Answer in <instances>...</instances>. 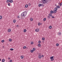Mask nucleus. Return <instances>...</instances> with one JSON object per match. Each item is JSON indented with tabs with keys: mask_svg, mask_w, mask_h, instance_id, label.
<instances>
[{
	"mask_svg": "<svg viewBox=\"0 0 62 62\" xmlns=\"http://www.w3.org/2000/svg\"><path fill=\"white\" fill-rule=\"evenodd\" d=\"M27 15V11H25L23 12L21 14V16L22 17H24L26 16Z\"/></svg>",
	"mask_w": 62,
	"mask_h": 62,
	"instance_id": "1",
	"label": "nucleus"
},
{
	"mask_svg": "<svg viewBox=\"0 0 62 62\" xmlns=\"http://www.w3.org/2000/svg\"><path fill=\"white\" fill-rule=\"evenodd\" d=\"M48 2V0H42V2L43 4H45Z\"/></svg>",
	"mask_w": 62,
	"mask_h": 62,
	"instance_id": "2",
	"label": "nucleus"
},
{
	"mask_svg": "<svg viewBox=\"0 0 62 62\" xmlns=\"http://www.w3.org/2000/svg\"><path fill=\"white\" fill-rule=\"evenodd\" d=\"M38 58L39 59H41V54L39 53L38 54Z\"/></svg>",
	"mask_w": 62,
	"mask_h": 62,
	"instance_id": "3",
	"label": "nucleus"
},
{
	"mask_svg": "<svg viewBox=\"0 0 62 62\" xmlns=\"http://www.w3.org/2000/svg\"><path fill=\"white\" fill-rule=\"evenodd\" d=\"M54 56H52V57H50V58L51 59L50 60L51 61H53L54 60Z\"/></svg>",
	"mask_w": 62,
	"mask_h": 62,
	"instance_id": "4",
	"label": "nucleus"
},
{
	"mask_svg": "<svg viewBox=\"0 0 62 62\" xmlns=\"http://www.w3.org/2000/svg\"><path fill=\"white\" fill-rule=\"evenodd\" d=\"M35 31L36 32H38L39 31V28L36 29L35 30Z\"/></svg>",
	"mask_w": 62,
	"mask_h": 62,
	"instance_id": "5",
	"label": "nucleus"
},
{
	"mask_svg": "<svg viewBox=\"0 0 62 62\" xmlns=\"http://www.w3.org/2000/svg\"><path fill=\"white\" fill-rule=\"evenodd\" d=\"M8 32H11V29H8Z\"/></svg>",
	"mask_w": 62,
	"mask_h": 62,
	"instance_id": "6",
	"label": "nucleus"
},
{
	"mask_svg": "<svg viewBox=\"0 0 62 62\" xmlns=\"http://www.w3.org/2000/svg\"><path fill=\"white\" fill-rule=\"evenodd\" d=\"M57 12V11L54 10V11H53V13H55L56 12Z\"/></svg>",
	"mask_w": 62,
	"mask_h": 62,
	"instance_id": "7",
	"label": "nucleus"
},
{
	"mask_svg": "<svg viewBox=\"0 0 62 62\" xmlns=\"http://www.w3.org/2000/svg\"><path fill=\"white\" fill-rule=\"evenodd\" d=\"M58 35H61V33L59 32L58 33Z\"/></svg>",
	"mask_w": 62,
	"mask_h": 62,
	"instance_id": "8",
	"label": "nucleus"
},
{
	"mask_svg": "<svg viewBox=\"0 0 62 62\" xmlns=\"http://www.w3.org/2000/svg\"><path fill=\"white\" fill-rule=\"evenodd\" d=\"M28 5L26 4L25 6V8H27L28 7Z\"/></svg>",
	"mask_w": 62,
	"mask_h": 62,
	"instance_id": "9",
	"label": "nucleus"
},
{
	"mask_svg": "<svg viewBox=\"0 0 62 62\" xmlns=\"http://www.w3.org/2000/svg\"><path fill=\"white\" fill-rule=\"evenodd\" d=\"M38 46L39 47H40L41 46V45H40V44H38Z\"/></svg>",
	"mask_w": 62,
	"mask_h": 62,
	"instance_id": "10",
	"label": "nucleus"
},
{
	"mask_svg": "<svg viewBox=\"0 0 62 62\" xmlns=\"http://www.w3.org/2000/svg\"><path fill=\"white\" fill-rule=\"evenodd\" d=\"M54 10H56V11H57V7H55L54 8Z\"/></svg>",
	"mask_w": 62,
	"mask_h": 62,
	"instance_id": "11",
	"label": "nucleus"
},
{
	"mask_svg": "<svg viewBox=\"0 0 62 62\" xmlns=\"http://www.w3.org/2000/svg\"><path fill=\"white\" fill-rule=\"evenodd\" d=\"M56 7L57 8H60V6H57Z\"/></svg>",
	"mask_w": 62,
	"mask_h": 62,
	"instance_id": "12",
	"label": "nucleus"
},
{
	"mask_svg": "<svg viewBox=\"0 0 62 62\" xmlns=\"http://www.w3.org/2000/svg\"><path fill=\"white\" fill-rule=\"evenodd\" d=\"M49 29H51L52 28V27L51 26H49Z\"/></svg>",
	"mask_w": 62,
	"mask_h": 62,
	"instance_id": "13",
	"label": "nucleus"
},
{
	"mask_svg": "<svg viewBox=\"0 0 62 62\" xmlns=\"http://www.w3.org/2000/svg\"><path fill=\"white\" fill-rule=\"evenodd\" d=\"M23 32H26V29H25L24 30Z\"/></svg>",
	"mask_w": 62,
	"mask_h": 62,
	"instance_id": "14",
	"label": "nucleus"
},
{
	"mask_svg": "<svg viewBox=\"0 0 62 62\" xmlns=\"http://www.w3.org/2000/svg\"><path fill=\"white\" fill-rule=\"evenodd\" d=\"M50 13L51 14H53L54 13V12H53V11L51 10L50 11Z\"/></svg>",
	"mask_w": 62,
	"mask_h": 62,
	"instance_id": "15",
	"label": "nucleus"
},
{
	"mask_svg": "<svg viewBox=\"0 0 62 62\" xmlns=\"http://www.w3.org/2000/svg\"><path fill=\"white\" fill-rule=\"evenodd\" d=\"M5 61V59H3L2 60V62H4Z\"/></svg>",
	"mask_w": 62,
	"mask_h": 62,
	"instance_id": "16",
	"label": "nucleus"
},
{
	"mask_svg": "<svg viewBox=\"0 0 62 62\" xmlns=\"http://www.w3.org/2000/svg\"><path fill=\"white\" fill-rule=\"evenodd\" d=\"M9 1H10V0H7V2L8 3L9 2Z\"/></svg>",
	"mask_w": 62,
	"mask_h": 62,
	"instance_id": "17",
	"label": "nucleus"
},
{
	"mask_svg": "<svg viewBox=\"0 0 62 62\" xmlns=\"http://www.w3.org/2000/svg\"><path fill=\"white\" fill-rule=\"evenodd\" d=\"M9 41H10V42H11V41H12V39H9Z\"/></svg>",
	"mask_w": 62,
	"mask_h": 62,
	"instance_id": "18",
	"label": "nucleus"
},
{
	"mask_svg": "<svg viewBox=\"0 0 62 62\" xmlns=\"http://www.w3.org/2000/svg\"><path fill=\"white\" fill-rule=\"evenodd\" d=\"M9 2H10V3H12V2H13V0H10Z\"/></svg>",
	"mask_w": 62,
	"mask_h": 62,
	"instance_id": "19",
	"label": "nucleus"
},
{
	"mask_svg": "<svg viewBox=\"0 0 62 62\" xmlns=\"http://www.w3.org/2000/svg\"><path fill=\"white\" fill-rule=\"evenodd\" d=\"M49 15L50 16H52V14H51V13H50L49 14Z\"/></svg>",
	"mask_w": 62,
	"mask_h": 62,
	"instance_id": "20",
	"label": "nucleus"
},
{
	"mask_svg": "<svg viewBox=\"0 0 62 62\" xmlns=\"http://www.w3.org/2000/svg\"><path fill=\"white\" fill-rule=\"evenodd\" d=\"M31 53H33L34 52V50H31Z\"/></svg>",
	"mask_w": 62,
	"mask_h": 62,
	"instance_id": "21",
	"label": "nucleus"
},
{
	"mask_svg": "<svg viewBox=\"0 0 62 62\" xmlns=\"http://www.w3.org/2000/svg\"><path fill=\"white\" fill-rule=\"evenodd\" d=\"M33 51H35L36 50V49L35 48H33Z\"/></svg>",
	"mask_w": 62,
	"mask_h": 62,
	"instance_id": "22",
	"label": "nucleus"
},
{
	"mask_svg": "<svg viewBox=\"0 0 62 62\" xmlns=\"http://www.w3.org/2000/svg\"><path fill=\"white\" fill-rule=\"evenodd\" d=\"M21 58L22 59H23V56H21Z\"/></svg>",
	"mask_w": 62,
	"mask_h": 62,
	"instance_id": "23",
	"label": "nucleus"
},
{
	"mask_svg": "<svg viewBox=\"0 0 62 62\" xmlns=\"http://www.w3.org/2000/svg\"><path fill=\"white\" fill-rule=\"evenodd\" d=\"M30 20L31 21H33V19L32 18H31V19H30Z\"/></svg>",
	"mask_w": 62,
	"mask_h": 62,
	"instance_id": "24",
	"label": "nucleus"
},
{
	"mask_svg": "<svg viewBox=\"0 0 62 62\" xmlns=\"http://www.w3.org/2000/svg\"><path fill=\"white\" fill-rule=\"evenodd\" d=\"M13 22L14 23H15L16 22V20H14L13 21Z\"/></svg>",
	"mask_w": 62,
	"mask_h": 62,
	"instance_id": "25",
	"label": "nucleus"
},
{
	"mask_svg": "<svg viewBox=\"0 0 62 62\" xmlns=\"http://www.w3.org/2000/svg\"><path fill=\"white\" fill-rule=\"evenodd\" d=\"M41 4L40 3L39 5V7H40L41 6Z\"/></svg>",
	"mask_w": 62,
	"mask_h": 62,
	"instance_id": "26",
	"label": "nucleus"
},
{
	"mask_svg": "<svg viewBox=\"0 0 62 62\" xmlns=\"http://www.w3.org/2000/svg\"><path fill=\"white\" fill-rule=\"evenodd\" d=\"M46 18H44L43 20V21H46Z\"/></svg>",
	"mask_w": 62,
	"mask_h": 62,
	"instance_id": "27",
	"label": "nucleus"
},
{
	"mask_svg": "<svg viewBox=\"0 0 62 62\" xmlns=\"http://www.w3.org/2000/svg\"><path fill=\"white\" fill-rule=\"evenodd\" d=\"M42 39L43 40H45V38H43Z\"/></svg>",
	"mask_w": 62,
	"mask_h": 62,
	"instance_id": "28",
	"label": "nucleus"
},
{
	"mask_svg": "<svg viewBox=\"0 0 62 62\" xmlns=\"http://www.w3.org/2000/svg\"><path fill=\"white\" fill-rule=\"evenodd\" d=\"M56 46H59V44L58 43H57L56 45Z\"/></svg>",
	"mask_w": 62,
	"mask_h": 62,
	"instance_id": "29",
	"label": "nucleus"
},
{
	"mask_svg": "<svg viewBox=\"0 0 62 62\" xmlns=\"http://www.w3.org/2000/svg\"><path fill=\"white\" fill-rule=\"evenodd\" d=\"M10 50L11 51H13V50H14V49L13 48H11Z\"/></svg>",
	"mask_w": 62,
	"mask_h": 62,
	"instance_id": "30",
	"label": "nucleus"
},
{
	"mask_svg": "<svg viewBox=\"0 0 62 62\" xmlns=\"http://www.w3.org/2000/svg\"><path fill=\"white\" fill-rule=\"evenodd\" d=\"M2 19V16H0V19Z\"/></svg>",
	"mask_w": 62,
	"mask_h": 62,
	"instance_id": "31",
	"label": "nucleus"
},
{
	"mask_svg": "<svg viewBox=\"0 0 62 62\" xmlns=\"http://www.w3.org/2000/svg\"><path fill=\"white\" fill-rule=\"evenodd\" d=\"M38 43H41V41L40 40L39 41H38Z\"/></svg>",
	"mask_w": 62,
	"mask_h": 62,
	"instance_id": "32",
	"label": "nucleus"
},
{
	"mask_svg": "<svg viewBox=\"0 0 62 62\" xmlns=\"http://www.w3.org/2000/svg\"><path fill=\"white\" fill-rule=\"evenodd\" d=\"M26 46H24L23 47V49H25V48H26Z\"/></svg>",
	"mask_w": 62,
	"mask_h": 62,
	"instance_id": "33",
	"label": "nucleus"
},
{
	"mask_svg": "<svg viewBox=\"0 0 62 62\" xmlns=\"http://www.w3.org/2000/svg\"><path fill=\"white\" fill-rule=\"evenodd\" d=\"M62 6V2H61V3L60 4V6Z\"/></svg>",
	"mask_w": 62,
	"mask_h": 62,
	"instance_id": "34",
	"label": "nucleus"
},
{
	"mask_svg": "<svg viewBox=\"0 0 62 62\" xmlns=\"http://www.w3.org/2000/svg\"><path fill=\"white\" fill-rule=\"evenodd\" d=\"M28 5L30 6H31V4H30V3H28Z\"/></svg>",
	"mask_w": 62,
	"mask_h": 62,
	"instance_id": "35",
	"label": "nucleus"
},
{
	"mask_svg": "<svg viewBox=\"0 0 62 62\" xmlns=\"http://www.w3.org/2000/svg\"><path fill=\"white\" fill-rule=\"evenodd\" d=\"M4 42V40H2L1 41V42H2V43H3V42Z\"/></svg>",
	"mask_w": 62,
	"mask_h": 62,
	"instance_id": "36",
	"label": "nucleus"
},
{
	"mask_svg": "<svg viewBox=\"0 0 62 62\" xmlns=\"http://www.w3.org/2000/svg\"><path fill=\"white\" fill-rule=\"evenodd\" d=\"M40 23H38V25H40Z\"/></svg>",
	"mask_w": 62,
	"mask_h": 62,
	"instance_id": "37",
	"label": "nucleus"
},
{
	"mask_svg": "<svg viewBox=\"0 0 62 62\" xmlns=\"http://www.w3.org/2000/svg\"><path fill=\"white\" fill-rule=\"evenodd\" d=\"M33 43H34L33 42H31V44H33Z\"/></svg>",
	"mask_w": 62,
	"mask_h": 62,
	"instance_id": "38",
	"label": "nucleus"
},
{
	"mask_svg": "<svg viewBox=\"0 0 62 62\" xmlns=\"http://www.w3.org/2000/svg\"><path fill=\"white\" fill-rule=\"evenodd\" d=\"M48 18L49 19H50V16H48Z\"/></svg>",
	"mask_w": 62,
	"mask_h": 62,
	"instance_id": "39",
	"label": "nucleus"
},
{
	"mask_svg": "<svg viewBox=\"0 0 62 62\" xmlns=\"http://www.w3.org/2000/svg\"><path fill=\"white\" fill-rule=\"evenodd\" d=\"M51 17L52 18H55L54 16H52Z\"/></svg>",
	"mask_w": 62,
	"mask_h": 62,
	"instance_id": "40",
	"label": "nucleus"
},
{
	"mask_svg": "<svg viewBox=\"0 0 62 62\" xmlns=\"http://www.w3.org/2000/svg\"><path fill=\"white\" fill-rule=\"evenodd\" d=\"M12 62V60H10V62Z\"/></svg>",
	"mask_w": 62,
	"mask_h": 62,
	"instance_id": "41",
	"label": "nucleus"
},
{
	"mask_svg": "<svg viewBox=\"0 0 62 62\" xmlns=\"http://www.w3.org/2000/svg\"><path fill=\"white\" fill-rule=\"evenodd\" d=\"M8 5L9 6H10V3H8Z\"/></svg>",
	"mask_w": 62,
	"mask_h": 62,
	"instance_id": "42",
	"label": "nucleus"
},
{
	"mask_svg": "<svg viewBox=\"0 0 62 62\" xmlns=\"http://www.w3.org/2000/svg\"><path fill=\"white\" fill-rule=\"evenodd\" d=\"M41 6H43V7H44V5H43V4H41Z\"/></svg>",
	"mask_w": 62,
	"mask_h": 62,
	"instance_id": "43",
	"label": "nucleus"
},
{
	"mask_svg": "<svg viewBox=\"0 0 62 62\" xmlns=\"http://www.w3.org/2000/svg\"><path fill=\"white\" fill-rule=\"evenodd\" d=\"M41 56L42 57H44V55H41Z\"/></svg>",
	"mask_w": 62,
	"mask_h": 62,
	"instance_id": "44",
	"label": "nucleus"
},
{
	"mask_svg": "<svg viewBox=\"0 0 62 62\" xmlns=\"http://www.w3.org/2000/svg\"><path fill=\"white\" fill-rule=\"evenodd\" d=\"M8 60H10V58L9 57H8Z\"/></svg>",
	"mask_w": 62,
	"mask_h": 62,
	"instance_id": "45",
	"label": "nucleus"
},
{
	"mask_svg": "<svg viewBox=\"0 0 62 62\" xmlns=\"http://www.w3.org/2000/svg\"><path fill=\"white\" fill-rule=\"evenodd\" d=\"M18 18H20V16H17Z\"/></svg>",
	"mask_w": 62,
	"mask_h": 62,
	"instance_id": "46",
	"label": "nucleus"
},
{
	"mask_svg": "<svg viewBox=\"0 0 62 62\" xmlns=\"http://www.w3.org/2000/svg\"><path fill=\"white\" fill-rule=\"evenodd\" d=\"M5 48V47H4V46H3V48Z\"/></svg>",
	"mask_w": 62,
	"mask_h": 62,
	"instance_id": "47",
	"label": "nucleus"
},
{
	"mask_svg": "<svg viewBox=\"0 0 62 62\" xmlns=\"http://www.w3.org/2000/svg\"><path fill=\"white\" fill-rule=\"evenodd\" d=\"M16 27H19V25H17L16 26Z\"/></svg>",
	"mask_w": 62,
	"mask_h": 62,
	"instance_id": "48",
	"label": "nucleus"
},
{
	"mask_svg": "<svg viewBox=\"0 0 62 62\" xmlns=\"http://www.w3.org/2000/svg\"><path fill=\"white\" fill-rule=\"evenodd\" d=\"M57 6L56 4H55V6Z\"/></svg>",
	"mask_w": 62,
	"mask_h": 62,
	"instance_id": "49",
	"label": "nucleus"
},
{
	"mask_svg": "<svg viewBox=\"0 0 62 62\" xmlns=\"http://www.w3.org/2000/svg\"><path fill=\"white\" fill-rule=\"evenodd\" d=\"M1 61V59H0V61Z\"/></svg>",
	"mask_w": 62,
	"mask_h": 62,
	"instance_id": "50",
	"label": "nucleus"
},
{
	"mask_svg": "<svg viewBox=\"0 0 62 62\" xmlns=\"http://www.w3.org/2000/svg\"><path fill=\"white\" fill-rule=\"evenodd\" d=\"M59 4H60V3H59Z\"/></svg>",
	"mask_w": 62,
	"mask_h": 62,
	"instance_id": "51",
	"label": "nucleus"
},
{
	"mask_svg": "<svg viewBox=\"0 0 62 62\" xmlns=\"http://www.w3.org/2000/svg\"><path fill=\"white\" fill-rule=\"evenodd\" d=\"M41 24H41V23L40 24V25H41Z\"/></svg>",
	"mask_w": 62,
	"mask_h": 62,
	"instance_id": "52",
	"label": "nucleus"
},
{
	"mask_svg": "<svg viewBox=\"0 0 62 62\" xmlns=\"http://www.w3.org/2000/svg\"><path fill=\"white\" fill-rule=\"evenodd\" d=\"M50 1H51V0H50Z\"/></svg>",
	"mask_w": 62,
	"mask_h": 62,
	"instance_id": "53",
	"label": "nucleus"
}]
</instances>
